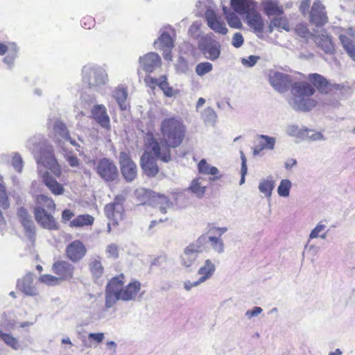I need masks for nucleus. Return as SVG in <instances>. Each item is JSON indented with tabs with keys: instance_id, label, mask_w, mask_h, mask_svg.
Listing matches in <instances>:
<instances>
[{
	"instance_id": "f257e3e1",
	"label": "nucleus",
	"mask_w": 355,
	"mask_h": 355,
	"mask_svg": "<svg viewBox=\"0 0 355 355\" xmlns=\"http://www.w3.org/2000/svg\"><path fill=\"white\" fill-rule=\"evenodd\" d=\"M160 131L162 143L165 146L161 147L154 137L150 139L149 145L155 157L167 163L171 160L170 148H176L182 143L185 137L186 127L181 119L170 117L162 120Z\"/></svg>"
},
{
	"instance_id": "f03ea898",
	"label": "nucleus",
	"mask_w": 355,
	"mask_h": 355,
	"mask_svg": "<svg viewBox=\"0 0 355 355\" xmlns=\"http://www.w3.org/2000/svg\"><path fill=\"white\" fill-rule=\"evenodd\" d=\"M26 147L34 153L38 164L44 166L57 177L61 175V168L55 156L53 146L47 139L40 136L34 137L28 140Z\"/></svg>"
},
{
	"instance_id": "7ed1b4c3",
	"label": "nucleus",
	"mask_w": 355,
	"mask_h": 355,
	"mask_svg": "<svg viewBox=\"0 0 355 355\" xmlns=\"http://www.w3.org/2000/svg\"><path fill=\"white\" fill-rule=\"evenodd\" d=\"M230 5L235 12L246 15V23L257 35H261L264 22L261 15L257 10V3L254 0H230Z\"/></svg>"
},
{
	"instance_id": "20e7f679",
	"label": "nucleus",
	"mask_w": 355,
	"mask_h": 355,
	"mask_svg": "<svg viewBox=\"0 0 355 355\" xmlns=\"http://www.w3.org/2000/svg\"><path fill=\"white\" fill-rule=\"evenodd\" d=\"M292 98L290 105L296 111L308 112L313 108L316 102L310 98L315 92V88L306 82H296L291 85Z\"/></svg>"
},
{
	"instance_id": "39448f33",
	"label": "nucleus",
	"mask_w": 355,
	"mask_h": 355,
	"mask_svg": "<svg viewBox=\"0 0 355 355\" xmlns=\"http://www.w3.org/2000/svg\"><path fill=\"white\" fill-rule=\"evenodd\" d=\"M82 74L83 82L97 92H100L108 81L105 70L99 66L85 65L83 68Z\"/></svg>"
},
{
	"instance_id": "423d86ee",
	"label": "nucleus",
	"mask_w": 355,
	"mask_h": 355,
	"mask_svg": "<svg viewBox=\"0 0 355 355\" xmlns=\"http://www.w3.org/2000/svg\"><path fill=\"white\" fill-rule=\"evenodd\" d=\"M124 201V196L119 195L115 197L112 202L105 206V214L113 225H117L119 222L123 218L124 208L123 204Z\"/></svg>"
},
{
	"instance_id": "0eeeda50",
	"label": "nucleus",
	"mask_w": 355,
	"mask_h": 355,
	"mask_svg": "<svg viewBox=\"0 0 355 355\" xmlns=\"http://www.w3.org/2000/svg\"><path fill=\"white\" fill-rule=\"evenodd\" d=\"M95 171L98 176L106 182H112L119 175L118 168L114 162L106 157L97 162Z\"/></svg>"
},
{
	"instance_id": "6e6552de",
	"label": "nucleus",
	"mask_w": 355,
	"mask_h": 355,
	"mask_svg": "<svg viewBox=\"0 0 355 355\" xmlns=\"http://www.w3.org/2000/svg\"><path fill=\"white\" fill-rule=\"evenodd\" d=\"M198 49L205 57L211 61L217 60L220 55V44L208 36H202L198 43Z\"/></svg>"
},
{
	"instance_id": "1a4fd4ad",
	"label": "nucleus",
	"mask_w": 355,
	"mask_h": 355,
	"mask_svg": "<svg viewBox=\"0 0 355 355\" xmlns=\"http://www.w3.org/2000/svg\"><path fill=\"white\" fill-rule=\"evenodd\" d=\"M119 164L122 175L127 182H132L137 174V165L125 152L119 155Z\"/></svg>"
},
{
	"instance_id": "9d476101",
	"label": "nucleus",
	"mask_w": 355,
	"mask_h": 355,
	"mask_svg": "<svg viewBox=\"0 0 355 355\" xmlns=\"http://www.w3.org/2000/svg\"><path fill=\"white\" fill-rule=\"evenodd\" d=\"M310 22L317 27L324 26L328 21L325 6L320 0H315L309 12Z\"/></svg>"
},
{
	"instance_id": "9b49d317",
	"label": "nucleus",
	"mask_w": 355,
	"mask_h": 355,
	"mask_svg": "<svg viewBox=\"0 0 355 355\" xmlns=\"http://www.w3.org/2000/svg\"><path fill=\"white\" fill-rule=\"evenodd\" d=\"M53 129L54 131L55 141L58 148L61 153H67L68 152V148L64 143V140L70 134L66 125L60 121H57L54 123Z\"/></svg>"
},
{
	"instance_id": "f8f14e48",
	"label": "nucleus",
	"mask_w": 355,
	"mask_h": 355,
	"mask_svg": "<svg viewBox=\"0 0 355 355\" xmlns=\"http://www.w3.org/2000/svg\"><path fill=\"white\" fill-rule=\"evenodd\" d=\"M87 253L85 245L79 240L70 243L65 249L67 257L73 263L81 261Z\"/></svg>"
},
{
	"instance_id": "ddd939ff",
	"label": "nucleus",
	"mask_w": 355,
	"mask_h": 355,
	"mask_svg": "<svg viewBox=\"0 0 355 355\" xmlns=\"http://www.w3.org/2000/svg\"><path fill=\"white\" fill-rule=\"evenodd\" d=\"M268 78L271 86L277 92L284 93L288 90L291 83L288 75L279 71H271Z\"/></svg>"
},
{
	"instance_id": "4468645a",
	"label": "nucleus",
	"mask_w": 355,
	"mask_h": 355,
	"mask_svg": "<svg viewBox=\"0 0 355 355\" xmlns=\"http://www.w3.org/2000/svg\"><path fill=\"white\" fill-rule=\"evenodd\" d=\"M17 216L20 222L24 228L26 234L31 242L35 240V225L32 219V216L28 213L24 207H20L17 210Z\"/></svg>"
},
{
	"instance_id": "2eb2a0df",
	"label": "nucleus",
	"mask_w": 355,
	"mask_h": 355,
	"mask_svg": "<svg viewBox=\"0 0 355 355\" xmlns=\"http://www.w3.org/2000/svg\"><path fill=\"white\" fill-rule=\"evenodd\" d=\"M34 277L35 275L29 272L17 280V288L26 296L33 297L38 295V290L34 284Z\"/></svg>"
},
{
	"instance_id": "dca6fc26",
	"label": "nucleus",
	"mask_w": 355,
	"mask_h": 355,
	"mask_svg": "<svg viewBox=\"0 0 355 355\" xmlns=\"http://www.w3.org/2000/svg\"><path fill=\"white\" fill-rule=\"evenodd\" d=\"M34 215L37 223L44 229L55 230L58 229V224L51 214L47 210L34 208Z\"/></svg>"
},
{
	"instance_id": "f3484780",
	"label": "nucleus",
	"mask_w": 355,
	"mask_h": 355,
	"mask_svg": "<svg viewBox=\"0 0 355 355\" xmlns=\"http://www.w3.org/2000/svg\"><path fill=\"white\" fill-rule=\"evenodd\" d=\"M52 270L59 279L70 280L73 278L75 267L67 261H57L53 264Z\"/></svg>"
},
{
	"instance_id": "a211bd4d",
	"label": "nucleus",
	"mask_w": 355,
	"mask_h": 355,
	"mask_svg": "<svg viewBox=\"0 0 355 355\" xmlns=\"http://www.w3.org/2000/svg\"><path fill=\"white\" fill-rule=\"evenodd\" d=\"M162 60L160 56L154 52L148 53L139 58V64L147 73H152L160 67Z\"/></svg>"
},
{
	"instance_id": "6ab92c4d",
	"label": "nucleus",
	"mask_w": 355,
	"mask_h": 355,
	"mask_svg": "<svg viewBox=\"0 0 355 355\" xmlns=\"http://www.w3.org/2000/svg\"><path fill=\"white\" fill-rule=\"evenodd\" d=\"M140 164L144 173L149 177H154L159 172L156 159L150 153L144 152L142 154Z\"/></svg>"
},
{
	"instance_id": "aec40b11",
	"label": "nucleus",
	"mask_w": 355,
	"mask_h": 355,
	"mask_svg": "<svg viewBox=\"0 0 355 355\" xmlns=\"http://www.w3.org/2000/svg\"><path fill=\"white\" fill-rule=\"evenodd\" d=\"M91 112L93 119L99 125L105 129L110 128V117L107 113L106 107L103 105H94L92 107Z\"/></svg>"
},
{
	"instance_id": "412c9836",
	"label": "nucleus",
	"mask_w": 355,
	"mask_h": 355,
	"mask_svg": "<svg viewBox=\"0 0 355 355\" xmlns=\"http://www.w3.org/2000/svg\"><path fill=\"white\" fill-rule=\"evenodd\" d=\"M205 17L207 21V25L211 29L221 35L227 34L228 30L225 23L218 20L214 10L210 9L207 10Z\"/></svg>"
},
{
	"instance_id": "4be33fe9",
	"label": "nucleus",
	"mask_w": 355,
	"mask_h": 355,
	"mask_svg": "<svg viewBox=\"0 0 355 355\" xmlns=\"http://www.w3.org/2000/svg\"><path fill=\"white\" fill-rule=\"evenodd\" d=\"M141 290V283L137 280H134L127 284L119 292L122 301L128 302L136 300L137 294Z\"/></svg>"
},
{
	"instance_id": "5701e85b",
	"label": "nucleus",
	"mask_w": 355,
	"mask_h": 355,
	"mask_svg": "<svg viewBox=\"0 0 355 355\" xmlns=\"http://www.w3.org/2000/svg\"><path fill=\"white\" fill-rule=\"evenodd\" d=\"M200 252L191 248L189 245L184 248L180 255V263L185 268H189L194 264L199 257Z\"/></svg>"
},
{
	"instance_id": "b1692460",
	"label": "nucleus",
	"mask_w": 355,
	"mask_h": 355,
	"mask_svg": "<svg viewBox=\"0 0 355 355\" xmlns=\"http://www.w3.org/2000/svg\"><path fill=\"white\" fill-rule=\"evenodd\" d=\"M308 80L318 92L324 94L328 92L329 83L323 76L316 73H310Z\"/></svg>"
},
{
	"instance_id": "393cba45",
	"label": "nucleus",
	"mask_w": 355,
	"mask_h": 355,
	"mask_svg": "<svg viewBox=\"0 0 355 355\" xmlns=\"http://www.w3.org/2000/svg\"><path fill=\"white\" fill-rule=\"evenodd\" d=\"M42 181L54 195L59 196L64 193L63 186L53 178L48 171L43 174Z\"/></svg>"
},
{
	"instance_id": "a878e982",
	"label": "nucleus",
	"mask_w": 355,
	"mask_h": 355,
	"mask_svg": "<svg viewBox=\"0 0 355 355\" xmlns=\"http://www.w3.org/2000/svg\"><path fill=\"white\" fill-rule=\"evenodd\" d=\"M198 168L200 173L212 175V177L209 178V181H215L222 177L221 175H219L218 169L216 166L209 164L205 159L199 162Z\"/></svg>"
},
{
	"instance_id": "bb28decb",
	"label": "nucleus",
	"mask_w": 355,
	"mask_h": 355,
	"mask_svg": "<svg viewBox=\"0 0 355 355\" xmlns=\"http://www.w3.org/2000/svg\"><path fill=\"white\" fill-rule=\"evenodd\" d=\"M148 79H150L153 84L157 85L162 90L166 96L172 97L175 95L174 89L172 87L169 86L165 76L160 77L159 79L148 77L145 79V81L147 82Z\"/></svg>"
},
{
	"instance_id": "cd10ccee",
	"label": "nucleus",
	"mask_w": 355,
	"mask_h": 355,
	"mask_svg": "<svg viewBox=\"0 0 355 355\" xmlns=\"http://www.w3.org/2000/svg\"><path fill=\"white\" fill-rule=\"evenodd\" d=\"M263 11L267 16L282 15L284 10L276 0H267L263 3Z\"/></svg>"
},
{
	"instance_id": "c85d7f7f",
	"label": "nucleus",
	"mask_w": 355,
	"mask_h": 355,
	"mask_svg": "<svg viewBox=\"0 0 355 355\" xmlns=\"http://www.w3.org/2000/svg\"><path fill=\"white\" fill-rule=\"evenodd\" d=\"M315 42L326 53L331 54L334 52L333 44L328 35L322 34L315 36Z\"/></svg>"
},
{
	"instance_id": "c756f323",
	"label": "nucleus",
	"mask_w": 355,
	"mask_h": 355,
	"mask_svg": "<svg viewBox=\"0 0 355 355\" xmlns=\"http://www.w3.org/2000/svg\"><path fill=\"white\" fill-rule=\"evenodd\" d=\"M216 270L215 264L210 259L205 261L203 265L198 269V274L200 275L201 280L210 279Z\"/></svg>"
},
{
	"instance_id": "7c9ffc66",
	"label": "nucleus",
	"mask_w": 355,
	"mask_h": 355,
	"mask_svg": "<svg viewBox=\"0 0 355 355\" xmlns=\"http://www.w3.org/2000/svg\"><path fill=\"white\" fill-rule=\"evenodd\" d=\"M89 268L94 279H97L103 275L104 268L102 266L100 257L96 256L90 259Z\"/></svg>"
},
{
	"instance_id": "2f4dec72",
	"label": "nucleus",
	"mask_w": 355,
	"mask_h": 355,
	"mask_svg": "<svg viewBox=\"0 0 355 355\" xmlns=\"http://www.w3.org/2000/svg\"><path fill=\"white\" fill-rule=\"evenodd\" d=\"M339 40L348 56L355 62V42L345 35H340Z\"/></svg>"
},
{
	"instance_id": "473e14b6",
	"label": "nucleus",
	"mask_w": 355,
	"mask_h": 355,
	"mask_svg": "<svg viewBox=\"0 0 355 355\" xmlns=\"http://www.w3.org/2000/svg\"><path fill=\"white\" fill-rule=\"evenodd\" d=\"M35 206L34 208H40L42 210H54L55 207V205L52 200V198L40 194L36 196L35 198Z\"/></svg>"
},
{
	"instance_id": "72a5a7b5",
	"label": "nucleus",
	"mask_w": 355,
	"mask_h": 355,
	"mask_svg": "<svg viewBox=\"0 0 355 355\" xmlns=\"http://www.w3.org/2000/svg\"><path fill=\"white\" fill-rule=\"evenodd\" d=\"M286 133L290 137L304 140V137L307 135V128L296 124H288L286 128Z\"/></svg>"
},
{
	"instance_id": "f704fd0d",
	"label": "nucleus",
	"mask_w": 355,
	"mask_h": 355,
	"mask_svg": "<svg viewBox=\"0 0 355 355\" xmlns=\"http://www.w3.org/2000/svg\"><path fill=\"white\" fill-rule=\"evenodd\" d=\"M275 186V182L272 180V178L270 176L266 179L261 180L258 188L259 191L263 193L266 198H270Z\"/></svg>"
},
{
	"instance_id": "c9c22d12",
	"label": "nucleus",
	"mask_w": 355,
	"mask_h": 355,
	"mask_svg": "<svg viewBox=\"0 0 355 355\" xmlns=\"http://www.w3.org/2000/svg\"><path fill=\"white\" fill-rule=\"evenodd\" d=\"M154 45L159 49H173L174 43L171 35L166 33L163 32L157 40L154 42Z\"/></svg>"
},
{
	"instance_id": "e433bc0d",
	"label": "nucleus",
	"mask_w": 355,
	"mask_h": 355,
	"mask_svg": "<svg viewBox=\"0 0 355 355\" xmlns=\"http://www.w3.org/2000/svg\"><path fill=\"white\" fill-rule=\"evenodd\" d=\"M127 97L128 92L123 87H118L114 92V98L121 110H125L127 108Z\"/></svg>"
},
{
	"instance_id": "4c0bfd02",
	"label": "nucleus",
	"mask_w": 355,
	"mask_h": 355,
	"mask_svg": "<svg viewBox=\"0 0 355 355\" xmlns=\"http://www.w3.org/2000/svg\"><path fill=\"white\" fill-rule=\"evenodd\" d=\"M202 178L194 179L191 182L189 188V189L198 198H202L206 191V186L202 184Z\"/></svg>"
},
{
	"instance_id": "58836bf2",
	"label": "nucleus",
	"mask_w": 355,
	"mask_h": 355,
	"mask_svg": "<svg viewBox=\"0 0 355 355\" xmlns=\"http://www.w3.org/2000/svg\"><path fill=\"white\" fill-rule=\"evenodd\" d=\"M124 275L121 274L119 276L112 277L107 283L106 286L107 290L114 291V292H120L123 288L122 286L124 284Z\"/></svg>"
},
{
	"instance_id": "ea45409f",
	"label": "nucleus",
	"mask_w": 355,
	"mask_h": 355,
	"mask_svg": "<svg viewBox=\"0 0 355 355\" xmlns=\"http://www.w3.org/2000/svg\"><path fill=\"white\" fill-rule=\"evenodd\" d=\"M0 338L5 343L6 345L11 347L14 350H18L20 348V344L18 339L10 334L4 333L0 330Z\"/></svg>"
},
{
	"instance_id": "a19ab883",
	"label": "nucleus",
	"mask_w": 355,
	"mask_h": 355,
	"mask_svg": "<svg viewBox=\"0 0 355 355\" xmlns=\"http://www.w3.org/2000/svg\"><path fill=\"white\" fill-rule=\"evenodd\" d=\"M259 139V145L261 149L263 150H273L275 148L276 139L275 137H269L265 135H259L257 136Z\"/></svg>"
},
{
	"instance_id": "79ce46f5",
	"label": "nucleus",
	"mask_w": 355,
	"mask_h": 355,
	"mask_svg": "<svg viewBox=\"0 0 355 355\" xmlns=\"http://www.w3.org/2000/svg\"><path fill=\"white\" fill-rule=\"evenodd\" d=\"M105 306L107 309L112 308L116 303L117 301H122V298L119 292L116 293L105 289Z\"/></svg>"
},
{
	"instance_id": "37998d69",
	"label": "nucleus",
	"mask_w": 355,
	"mask_h": 355,
	"mask_svg": "<svg viewBox=\"0 0 355 355\" xmlns=\"http://www.w3.org/2000/svg\"><path fill=\"white\" fill-rule=\"evenodd\" d=\"M209 236L206 234H202L196 241L191 242L189 245L198 252H202L207 248L209 243Z\"/></svg>"
},
{
	"instance_id": "c03bdc74",
	"label": "nucleus",
	"mask_w": 355,
	"mask_h": 355,
	"mask_svg": "<svg viewBox=\"0 0 355 355\" xmlns=\"http://www.w3.org/2000/svg\"><path fill=\"white\" fill-rule=\"evenodd\" d=\"M94 222V218L89 215H80L71 221V226L72 227H83L84 225H92Z\"/></svg>"
},
{
	"instance_id": "a18cd8bd",
	"label": "nucleus",
	"mask_w": 355,
	"mask_h": 355,
	"mask_svg": "<svg viewBox=\"0 0 355 355\" xmlns=\"http://www.w3.org/2000/svg\"><path fill=\"white\" fill-rule=\"evenodd\" d=\"M209 243L212 250L218 254H222L225 250V244L220 237L209 236Z\"/></svg>"
},
{
	"instance_id": "49530a36",
	"label": "nucleus",
	"mask_w": 355,
	"mask_h": 355,
	"mask_svg": "<svg viewBox=\"0 0 355 355\" xmlns=\"http://www.w3.org/2000/svg\"><path fill=\"white\" fill-rule=\"evenodd\" d=\"M292 186L291 182L288 179L282 180L277 188V193L281 197H288Z\"/></svg>"
},
{
	"instance_id": "de8ad7c7",
	"label": "nucleus",
	"mask_w": 355,
	"mask_h": 355,
	"mask_svg": "<svg viewBox=\"0 0 355 355\" xmlns=\"http://www.w3.org/2000/svg\"><path fill=\"white\" fill-rule=\"evenodd\" d=\"M213 69V65L209 62H202L198 64L196 67L195 71L198 76H203L211 72Z\"/></svg>"
},
{
	"instance_id": "09e8293b",
	"label": "nucleus",
	"mask_w": 355,
	"mask_h": 355,
	"mask_svg": "<svg viewBox=\"0 0 355 355\" xmlns=\"http://www.w3.org/2000/svg\"><path fill=\"white\" fill-rule=\"evenodd\" d=\"M202 117L204 121L209 125H213L216 122L217 115L211 107H207L202 113Z\"/></svg>"
},
{
	"instance_id": "8fccbe9b",
	"label": "nucleus",
	"mask_w": 355,
	"mask_h": 355,
	"mask_svg": "<svg viewBox=\"0 0 355 355\" xmlns=\"http://www.w3.org/2000/svg\"><path fill=\"white\" fill-rule=\"evenodd\" d=\"M295 32L299 37L306 40L312 36V34L309 31L306 25L303 23H300L296 25L295 28Z\"/></svg>"
},
{
	"instance_id": "3c124183",
	"label": "nucleus",
	"mask_w": 355,
	"mask_h": 355,
	"mask_svg": "<svg viewBox=\"0 0 355 355\" xmlns=\"http://www.w3.org/2000/svg\"><path fill=\"white\" fill-rule=\"evenodd\" d=\"M10 204L5 186L0 182V207L4 209L9 207Z\"/></svg>"
},
{
	"instance_id": "603ef678",
	"label": "nucleus",
	"mask_w": 355,
	"mask_h": 355,
	"mask_svg": "<svg viewBox=\"0 0 355 355\" xmlns=\"http://www.w3.org/2000/svg\"><path fill=\"white\" fill-rule=\"evenodd\" d=\"M226 20L228 25L232 28H241L242 26L239 17L234 12L227 15Z\"/></svg>"
},
{
	"instance_id": "864d4df0",
	"label": "nucleus",
	"mask_w": 355,
	"mask_h": 355,
	"mask_svg": "<svg viewBox=\"0 0 355 355\" xmlns=\"http://www.w3.org/2000/svg\"><path fill=\"white\" fill-rule=\"evenodd\" d=\"M176 71L179 73H186L189 70L187 61L182 56H180L175 65Z\"/></svg>"
},
{
	"instance_id": "5fc2aeb1",
	"label": "nucleus",
	"mask_w": 355,
	"mask_h": 355,
	"mask_svg": "<svg viewBox=\"0 0 355 355\" xmlns=\"http://www.w3.org/2000/svg\"><path fill=\"white\" fill-rule=\"evenodd\" d=\"M105 252L108 259H116L119 257V248L114 243L108 245L106 248Z\"/></svg>"
},
{
	"instance_id": "6e6d98bb",
	"label": "nucleus",
	"mask_w": 355,
	"mask_h": 355,
	"mask_svg": "<svg viewBox=\"0 0 355 355\" xmlns=\"http://www.w3.org/2000/svg\"><path fill=\"white\" fill-rule=\"evenodd\" d=\"M241 159V180L239 184L241 185L245 182V176L248 172L247 159L243 151L240 152Z\"/></svg>"
},
{
	"instance_id": "4d7b16f0",
	"label": "nucleus",
	"mask_w": 355,
	"mask_h": 355,
	"mask_svg": "<svg viewBox=\"0 0 355 355\" xmlns=\"http://www.w3.org/2000/svg\"><path fill=\"white\" fill-rule=\"evenodd\" d=\"M310 141H324L325 138L320 132H313L311 130L307 128V135L304 137V140Z\"/></svg>"
},
{
	"instance_id": "13d9d810",
	"label": "nucleus",
	"mask_w": 355,
	"mask_h": 355,
	"mask_svg": "<svg viewBox=\"0 0 355 355\" xmlns=\"http://www.w3.org/2000/svg\"><path fill=\"white\" fill-rule=\"evenodd\" d=\"M12 165L13 168L19 173L22 171L23 168V161L21 155L19 153H15L12 159Z\"/></svg>"
},
{
	"instance_id": "bf43d9fd",
	"label": "nucleus",
	"mask_w": 355,
	"mask_h": 355,
	"mask_svg": "<svg viewBox=\"0 0 355 355\" xmlns=\"http://www.w3.org/2000/svg\"><path fill=\"white\" fill-rule=\"evenodd\" d=\"M71 151L68 148V152L67 153H62L64 155V157H65L66 160L67 161L68 164L71 167H77L80 164V160L75 155H71Z\"/></svg>"
},
{
	"instance_id": "052dcab7",
	"label": "nucleus",
	"mask_w": 355,
	"mask_h": 355,
	"mask_svg": "<svg viewBox=\"0 0 355 355\" xmlns=\"http://www.w3.org/2000/svg\"><path fill=\"white\" fill-rule=\"evenodd\" d=\"M159 202L161 204L159 207V210L162 214H166L167 212V209L170 207L171 203L168 198L164 195H159Z\"/></svg>"
},
{
	"instance_id": "680f3d73",
	"label": "nucleus",
	"mask_w": 355,
	"mask_h": 355,
	"mask_svg": "<svg viewBox=\"0 0 355 355\" xmlns=\"http://www.w3.org/2000/svg\"><path fill=\"white\" fill-rule=\"evenodd\" d=\"M40 282L47 285H55L58 282V278L51 275H44L39 278Z\"/></svg>"
},
{
	"instance_id": "e2e57ef3",
	"label": "nucleus",
	"mask_w": 355,
	"mask_h": 355,
	"mask_svg": "<svg viewBox=\"0 0 355 355\" xmlns=\"http://www.w3.org/2000/svg\"><path fill=\"white\" fill-rule=\"evenodd\" d=\"M259 58V56L252 55L247 58H243L241 59V63L245 67H252L256 64Z\"/></svg>"
},
{
	"instance_id": "0e129e2a",
	"label": "nucleus",
	"mask_w": 355,
	"mask_h": 355,
	"mask_svg": "<svg viewBox=\"0 0 355 355\" xmlns=\"http://www.w3.org/2000/svg\"><path fill=\"white\" fill-rule=\"evenodd\" d=\"M326 226L322 223H319L313 230L309 234V239H315L319 237L320 233L324 230Z\"/></svg>"
},
{
	"instance_id": "69168bd1",
	"label": "nucleus",
	"mask_w": 355,
	"mask_h": 355,
	"mask_svg": "<svg viewBox=\"0 0 355 355\" xmlns=\"http://www.w3.org/2000/svg\"><path fill=\"white\" fill-rule=\"evenodd\" d=\"M244 42V39L241 33H236L232 37V44L235 48L241 47Z\"/></svg>"
},
{
	"instance_id": "338daca9",
	"label": "nucleus",
	"mask_w": 355,
	"mask_h": 355,
	"mask_svg": "<svg viewBox=\"0 0 355 355\" xmlns=\"http://www.w3.org/2000/svg\"><path fill=\"white\" fill-rule=\"evenodd\" d=\"M286 22L282 18H275L270 21V26H275L277 28L282 27L284 30H287L286 28Z\"/></svg>"
},
{
	"instance_id": "774afa93",
	"label": "nucleus",
	"mask_w": 355,
	"mask_h": 355,
	"mask_svg": "<svg viewBox=\"0 0 355 355\" xmlns=\"http://www.w3.org/2000/svg\"><path fill=\"white\" fill-rule=\"evenodd\" d=\"M311 4V0H302L300 6V11L302 15H305L309 11V7Z\"/></svg>"
}]
</instances>
